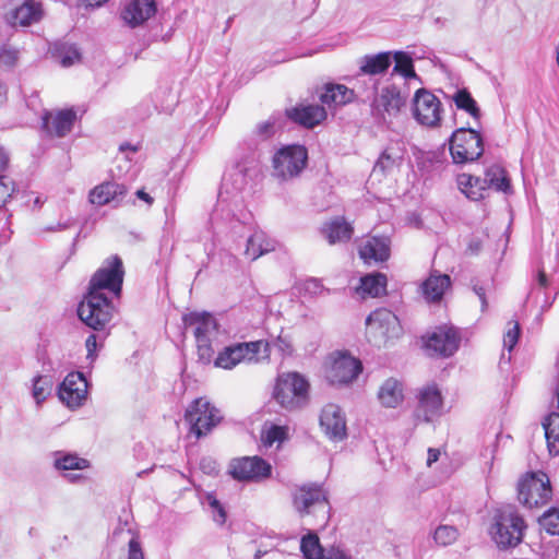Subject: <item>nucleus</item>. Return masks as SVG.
I'll use <instances>...</instances> for the list:
<instances>
[{
  "label": "nucleus",
  "mask_w": 559,
  "mask_h": 559,
  "mask_svg": "<svg viewBox=\"0 0 559 559\" xmlns=\"http://www.w3.org/2000/svg\"><path fill=\"white\" fill-rule=\"evenodd\" d=\"M124 270L122 260L112 255L92 276L84 299L78 307L82 322L95 331H103L111 321L115 307L105 290L119 297L122 289Z\"/></svg>",
  "instance_id": "nucleus-1"
},
{
  "label": "nucleus",
  "mask_w": 559,
  "mask_h": 559,
  "mask_svg": "<svg viewBox=\"0 0 559 559\" xmlns=\"http://www.w3.org/2000/svg\"><path fill=\"white\" fill-rule=\"evenodd\" d=\"M293 504L300 516L313 514L320 526H325L330 519V503L320 485H304L293 492Z\"/></svg>",
  "instance_id": "nucleus-2"
},
{
  "label": "nucleus",
  "mask_w": 559,
  "mask_h": 559,
  "mask_svg": "<svg viewBox=\"0 0 559 559\" xmlns=\"http://www.w3.org/2000/svg\"><path fill=\"white\" fill-rule=\"evenodd\" d=\"M309 383L297 372L278 376L273 390L274 400L285 409H298L307 404Z\"/></svg>",
  "instance_id": "nucleus-3"
},
{
  "label": "nucleus",
  "mask_w": 559,
  "mask_h": 559,
  "mask_svg": "<svg viewBox=\"0 0 559 559\" xmlns=\"http://www.w3.org/2000/svg\"><path fill=\"white\" fill-rule=\"evenodd\" d=\"M524 520L512 506L498 510L491 530L493 540L500 548L515 547L523 537Z\"/></svg>",
  "instance_id": "nucleus-4"
},
{
  "label": "nucleus",
  "mask_w": 559,
  "mask_h": 559,
  "mask_svg": "<svg viewBox=\"0 0 559 559\" xmlns=\"http://www.w3.org/2000/svg\"><path fill=\"white\" fill-rule=\"evenodd\" d=\"M252 214L247 210L245 199L233 202L217 201L211 215V224L219 233L236 231V227L252 225Z\"/></svg>",
  "instance_id": "nucleus-5"
},
{
  "label": "nucleus",
  "mask_w": 559,
  "mask_h": 559,
  "mask_svg": "<svg viewBox=\"0 0 559 559\" xmlns=\"http://www.w3.org/2000/svg\"><path fill=\"white\" fill-rule=\"evenodd\" d=\"M307 160L308 152L305 146H284L272 158V176L281 181L292 180L301 174Z\"/></svg>",
  "instance_id": "nucleus-6"
},
{
  "label": "nucleus",
  "mask_w": 559,
  "mask_h": 559,
  "mask_svg": "<svg viewBox=\"0 0 559 559\" xmlns=\"http://www.w3.org/2000/svg\"><path fill=\"white\" fill-rule=\"evenodd\" d=\"M253 160L241 159L233 165L224 175L217 201L233 202L235 199H245L242 192L249 180L255 175Z\"/></svg>",
  "instance_id": "nucleus-7"
},
{
  "label": "nucleus",
  "mask_w": 559,
  "mask_h": 559,
  "mask_svg": "<svg viewBox=\"0 0 559 559\" xmlns=\"http://www.w3.org/2000/svg\"><path fill=\"white\" fill-rule=\"evenodd\" d=\"M366 326L369 342L376 346H380L389 340L397 338L403 333L397 316L385 308L371 312L366 319Z\"/></svg>",
  "instance_id": "nucleus-8"
},
{
  "label": "nucleus",
  "mask_w": 559,
  "mask_h": 559,
  "mask_svg": "<svg viewBox=\"0 0 559 559\" xmlns=\"http://www.w3.org/2000/svg\"><path fill=\"white\" fill-rule=\"evenodd\" d=\"M450 153L455 164L477 160L484 153L483 139L471 128L455 130L450 140Z\"/></svg>",
  "instance_id": "nucleus-9"
},
{
  "label": "nucleus",
  "mask_w": 559,
  "mask_h": 559,
  "mask_svg": "<svg viewBox=\"0 0 559 559\" xmlns=\"http://www.w3.org/2000/svg\"><path fill=\"white\" fill-rule=\"evenodd\" d=\"M552 496L549 478L546 474H528L519 481L518 499L528 509L547 504Z\"/></svg>",
  "instance_id": "nucleus-10"
},
{
  "label": "nucleus",
  "mask_w": 559,
  "mask_h": 559,
  "mask_svg": "<svg viewBox=\"0 0 559 559\" xmlns=\"http://www.w3.org/2000/svg\"><path fill=\"white\" fill-rule=\"evenodd\" d=\"M190 433L198 439L206 436L222 419L219 411L203 397L195 399L186 409Z\"/></svg>",
  "instance_id": "nucleus-11"
},
{
  "label": "nucleus",
  "mask_w": 559,
  "mask_h": 559,
  "mask_svg": "<svg viewBox=\"0 0 559 559\" xmlns=\"http://www.w3.org/2000/svg\"><path fill=\"white\" fill-rule=\"evenodd\" d=\"M460 331L452 325H441L423 337L424 348L428 356L447 358L460 347Z\"/></svg>",
  "instance_id": "nucleus-12"
},
{
  "label": "nucleus",
  "mask_w": 559,
  "mask_h": 559,
  "mask_svg": "<svg viewBox=\"0 0 559 559\" xmlns=\"http://www.w3.org/2000/svg\"><path fill=\"white\" fill-rule=\"evenodd\" d=\"M413 115L423 126L438 127L441 121L442 104L430 91L418 88L413 98Z\"/></svg>",
  "instance_id": "nucleus-13"
},
{
  "label": "nucleus",
  "mask_w": 559,
  "mask_h": 559,
  "mask_svg": "<svg viewBox=\"0 0 559 559\" xmlns=\"http://www.w3.org/2000/svg\"><path fill=\"white\" fill-rule=\"evenodd\" d=\"M408 94L402 93L394 84L383 86L369 102L374 117L385 119V115L396 117L406 105Z\"/></svg>",
  "instance_id": "nucleus-14"
},
{
  "label": "nucleus",
  "mask_w": 559,
  "mask_h": 559,
  "mask_svg": "<svg viewBox=\"0 0 559 559\" xmlns=\"http://www.w3.org/2000/svg\"><path fill=\"white\" fill-rule=\"evenodd\" d=\"M229 474L239 481H260L271 476L272 466L260 456H243L230 461Z\"/></svg>",
  "instance_id": "nucleus-15"
},
{
  "label": "nucleus",
  "mask_w": 559,
  "mask_h": 559,
  "mask_svg": "<svg viewBox=\"0 0 559 559\" xmlns=\"http://www.w3.org/2000/svg\"><path fill=\"white\" fill-rule=\"evenodd\" d=\"M262 345L263 341H255L226 346L215 357L214 366L230 370L243 360H253Z\"/></svg>",
  "instance_id": "nucleus-16"
},
{
  "label": "nucleus",
  "mask_w": 559,
  "mask_h": 559,
  "mask_svg": "<svg viewBox=\"0 0 559 559\" xmlns=\"http://www.w3.org/2000/svg\"><path fill=\"white\" fill-rule=\"evenodd\" d=\"M88 383L80 371L70 372L58 388L60 401L69 408L81 407L87 399Z\"/></svg>",
  "instance_id": "nucleus-17"
},
{
  "label": "nucleus",
  "mask_w": 559,
  "mask_h": 559,
  "mask_svg": "<svg viewBox=\"0 0 559 559\" xmlns=\"http://www.w3.org/2000/svg\"><path fill=\"white\" fill-rule=\"evenodd\" d=\"M417 400L414 411L416 421L430 423L442 414L443 400L437 385L431 384L419 389Z\"/></svg>",
  "instance_id": "nucleus-18"
},
{
  "label": "nucleus",
  "mask_w": 559,
  "mask_h": 559,
  "mask_svg": "<svg viewBox=\"0 0 559 559\" xmlns=\"http://www.w3.org/2000/svg\"><path fill=\"white\" fill-rule=\"evenodd\" d=\"M362 370L360 360L347 354L340 353L333 358L326 371V379L331 384H347L355 380Z\"/></svg>",
  "instance_id": "nucleus-19"
},
{
  "label": "nucleus",
  "mask_w": 559,
  "mask_h": 559,
  "mask_svg": "<svg viewBox=\"0 0 559 559\" xmlns=\"http://www.w3.org/2000/svg\"><path fill=\"white\" fill-rule=\"evenodd\" d=\"M75 120L76 112L73 109L45 110L41 116V128L49 136L64 138L71 132Z\"/></svg>",
  "instance_id": "nucleus-20"
},
{
  "label": "nucleus",
  "mask_w": 559,
  "mask_h": 559,
  "mask_svg": "<svg viewBox=\"0 0 559 559\" xmlns=\"http://www.w3.org/2000/svg\"><path fill=\"white\" fill-rule=\"evenodd\" d=\"M156 12V0H124L120 16L129 27L135 28L153 17Z\"/></svg>",
  "instance_id": "nucleus-21"
},
{
  "label": "nucleus",
  "mask_w": 559,
  "mask_h": 559,
  "mask_svg": "<svg viewBox=\"0 0 559 559\" xmlns=\"http://www.w3.org/2000/svg\"><path fill=\"white\" fill-rule=\"evenodd\" d=\"M320 426L331 440L341 441L347 436L345 416L336 404L330 403L322 408Z\"/></svg>",
  "instance_id": "nucleus-22"
},
{
  "label": "nucleus",
  "mask_w": 559,
  "mask_h": 559,
  "mask_svg": "<svg viewBox=\"0 0 559 559\" xmlns=\"http://www.w3.org/2000/svg\"><path fill=\"white\" fill-rule=\"evenodd\" d=\"M127 188L124 185L106 181L93 188L88 194V200L97 206L106 205L110 202L119 203L126 195Z\"/></svg>",
  "instance_id": "nucleus-23"
},
{
  "label": "nucleus",
  "mask_w": 559,
  "mask_h": 559,
  "mask_svg": "<svg viewBox=\"0 0 559 559\" xmlns=\"http://www.w3.org/2000/svg\"><path fill=\"white\" fill-rule=\"evenodd\" d=\"M41 3L36 0H25L11 11L8 21L13 26H28L38 23L43 17Z\"/></svg>",
  "instance_id": "nucleus-24"
},
{
  "label": "nucleus",
  "mask_w": 559,
  "mask_h": 559,
  "mask_svg": "<svg viewBox=\"0 0 559 559\" xmlns=\"http://www.w3.org/2000/svg\"><path fill=\"white\" fill-rule=\"evenodd\" d=\"M287 117L302 127L313 128L326 118V110L323 106L307 105L287 110Z\"/></svg>",
  "instance_id": "nucleus-25"
},
{
  "label": "nucleus",
  "mask_w": 559,
  "mask_h": 559,
  "mask_svg": "<svg viewBox=\"0 0 559 559\" xmlns=\"http://www.w3.org/2000/svg\"><path fill=\"white\" fill-rule=\"evenodd\" d=\"M450 286L451 278L449 275L432 271L429 277L423 282L421 293L428 302H438Z\"/></svg>",
  "instance_id": "nucleus-26"
},
{
  "label": "nucleus",
  "mask_w": 559,
  "mask_h": 559,
  "mask_svg": "<svg viewBox=\"0 0 559 559\" xmlns=\"http://www.w3.org/2000/svg\"><path fill=\"white\" fill-rule=\"evenodd\" d=\"M276 248V241L267 237V235L261 230L255 229L247 237L245 255L247 259L254 261L263 254L274 251Z\"/></svg>",
  "instance_id": "nucleus-27"
},
{
  "label": "nucleus",
  "mask_w": 559,
  "mask_h": 559,
  "mask_svg": "<svg viewBox=\"0 0 559 559\" xmlns=\"http://www.w3.org/2000/svg\"><path fill=\"white\" fill-rule=\"evenodd\" d=\"M355 98L354 90L348 88L343 84L329 83L323 87L320 95V102L329 108L344 106Z\"/></svg>",
  "instance_id": "nucleus-28"
},
{
  "label": "nucleus",
  "mask_w": 559,
  "mask_h": 559,
  "mask_svg": "<svg viewBox=\"0 0 559 559\" xmlns=\"http://www.w3.org/2000/svg\"><path fill=\"white\" fill-rule=\"evenodd\" d=\"M359 255L366 262H383L390 257V240L386 237H372L359 249Z\"/></svg>",
  "instance_id": "nucleus-29"
},
{
  "label": "nucleus",
  "mask_w": 559,
  "mask_h": 559,
  "mask_svg": "<svg viewBox=\"0 0 559 559\" xmlns=\"http://www.w3.org/2000/svg\"><path fill=\"white\" fill-rule=\"evenodd\" d=\"M392 63L391 52H379L377 55H366L359 61V71L364 75L384 73Z\"/></svg>",
  "instance_id": "nucleus-30"
},
{
  "label": "nucleus",
  "mask_w": 559,
  "mask_h": 559,
  "mask_svg": "<svg viewBox=\"0 0 559 559\" xmlns=\"http://www.w3.org/2000/svg\"><path fill=\"white\" fill-rule=\"evenodd\" d=\"M186 325L194 326V336L199 341L201 338H210L209 335L216 330L215 319L206 312H191L183 317Z\"/></svg>",
  "instance_id": "nucleus-31"
},
{
  "label": "nucleus",
  "mask_w": 559,
  "mask_h": 559,
  "mask_svg": "<svg viewBox=\"0 0 559 559\" xmlns=\"http://www.w3.org/2000/svg\"><path fill=\"white\" fill-rule=\"evenodd\" d=\"M330 245L345 242L352 238L353 227L342 217L325 223L321 229Z\"/></svg>",
  "instance_id": "nucleus-32"
},
{
  "label": "nucleus",
  "mask_w": 559,
  "mask_h": 559,
  "mask_svg": "<svg viewBox=\"0 0 559 559\" xmlns=\"http://www.w3.org/2000/svg\"><path fill=\"white\" fill-rule=\"evenodd\" d=\"M403 386L397 380L390 378L380 388L378 399L384 407H396L403 401Z\"/></svg>",
  "instance_id": "nucleus-33"
},
{
  "label": "nucleus",
  "mask_w": 559,
  "mask_h": 559,
  "mask_svg": "<svg viewBox=\"0 0 559 559\" xmlns=\"http://www.w3.org/2000/svg\"><path fill=\"white\" fill-rule=\"evenodd\" d=\"M457 183L463 193L471 200L478 201L485 198V192L488 190L485 177H475L467 174H462L457 178Z\"/></svg>",
  "instance_id": "nucleus-34"
},
{
  "label": "nucleus",
  "mask_w": 559,
  "mask_h": 559,
  "mask_svg": "<svg viewBox=\"0 0 559 559\" xmlns=\"http://www.w3.org/2000/svg\"><path fill=\"white\" fill-rule=\"evenodd\" d=\"M404 157V150L400 145H389L380 154L378 160L374 164V171H381L382 174L392 171L397 168Z\"/></svg>",
  "instance_id": "nucleus-35"
},
{
  "label": "nucleus",
  "mask_w": 559,
  "mask_h": 559,
  "mask_svg": "<svg viewBox=\"0 0 559 559\" xmlns=\"http://www.w3.org/2000/svg\"><path fill=\"white\" fill-rule=\"evenodd\" d=\"M486 186L498 192L509 194L512 192L510 179L507 170L500 165H491L485 171Z\"/></svg>",
  "instance_id": "nucleus-36"
},
{
  "label": "nucleus",
  "mask_w": 559,
  "mask_h": 559,
  "mask_svg": "<svg viewBox=\"0 0 559 559\" xmlns=\"http://www.w3.org/2000/svg\"><path fill=\"white\" fill-rule=\"evenodd\" d=\"M386 276L382 273L368 274L360 278L357 292L362 296L380 297L386 293Z\"/></svg>",
  "instance_id": "nucleus-37"
},
{
  "label": "nucleus",
  "mask_w": 559,
  "mask_h": 559,
  "mask_svg": "<svg viewBox=\"0 0 559 559\" xmlns=\"http://www.w3.org/2000/svg\"><path fill=\"white\" fill-rule=\"evenodd\" d=\"M379 79L372 75H364L359 71L356 84L352 88L355 92V98H359L362 102H370L378 92Z\"/></svg>",
  "instance_id": "nucleus-38"
},
{
  "label": "nucleus",
  "mask_w": 559,
  "mask_h": 559,
  "mask_svg": "<svg viewBox=\"0 0 559 559\" xmlns=\"http://www.w3.org/2000/svg\"><path fill=\"white\" fill-rule=\"evenodd\" d=\"M543 426L549 452L559 454V413L549 414Z\"/></svg>",
  "instance_id": "nucleus-39"
},
{
  "label": "nucleus",
  "mask_w": 559,
  "mask_h": 559,
  "mask_svg": "<svg viewBox=\"0 0 559 559\" xmlns=\"http://www.w3.org/2000/svg\"><path fill=\"white\" fill-rule=\"evenodd\" d=\"M451 98L454 102L457 109L466 111L476 120L480 119V109L477 106L475 99L472 97L471 93L466 88L457 90L452 95Z\"/></svg>",
  "instance_id": "nucleus-40"
},
{
  "label": "nucleus",
  "mask_w": 559,
  "mask_h": 559,
  "mask_svg": "<svg viewBox=\"0 0 559 559\" xmlns=\"http://www.w3.org/2000/svg\"><path fill=\"white\" fill-rule=\"evenodd\" d=\"M53 56L64 68L73 66L81 59V53L76 46L67 43L57 44L53 49Z\"/></svg>",
  "instance_id": "nucleus-41"
},
{
  "label": "nucleus",
  "mask_w": 559,
  "mask_h": 559,
  "mask_svg": "<svg viewBox=\"0 0 559 559\" xmlns=\"http://www.w3.org/2000/svg\"><path fill=\"white\" fill-rule=\"evenodd\" d=\"M90 466L87 460L71 453H56L55 467L59 471L85 469Z\"/></svg>",
  "instance_id": "nucleus-42"
},
{
  "label": "nucleus",
  "mask_w": 559,
  "mask_h": 559,
  "mask_svg": "<svg viewBox=\"0 0 559 559\" xmlns=\"http://www.w3.org/2000/svg\"><path fill=\"white\" fill-rule=\"evenodd\" d=\"M395 66L392 74H401L405 80L420 81L419 76L414 70L413 59L404 51H396L394 53Z\"/></svg>",
  "instance_id": "nucleus-43"
},
{
  "label": "nucleus",
  "mask_w": 559,
  "mask_h": 559,
  "mask_svg": "<svg viewBox=\"0 0 559 559\" xmlns=\"http://www.w3.org/2000/svg\"><path fill=\"white\" fill-rule=\"evenodd\" d=\"M300 550L305 559H322L325 549L322 548L319 537L314 533L304 536L300 542Z\"/></svg>",
  "instance_id": "nucleus-44"
},
{
  "label": "nucleus",
  "mask_w": 559,
  "mask_h": 559,
  "mask_svg": "<svg viewBox=\"0 0 559 559\" xmlns=\"http://www.w3.org/2000/svg\"><path fill=\"white\" fill-rule=\"evenodd\" d=\"M52 388V379L48 376H37L33 380V397L37 404L44 402L50 394Z\"/></svg>",
  "instance_id": "nucleus-45"
},
{
  "label": "nucleus",
  "mask_w": 559,
  "mask_h": 559,
  "mask_svg": "<svg viewBox=\"0 0 559 559\" xmlns=\"http://www.w3.org/2000/svg\"><path fill=\"white\" fill-rule=\"evenodd\" d=\"M155 103L160 111L170 114L177 105L178 99L170 88L164 87L156 92Z\"/></svg>",
  "instance_id": "nucleus-46"
},
{
  "label": "nucleus",
  "mask_w": 559,
  "mask_h": 559,
  "mask_svg": "<svg viewBox=\"0 0 559 559\" xmlns=\"http://www.w3.org/2000/svg\"><path fill=\"white\" fill-rule=\"evenodd\" d=\"M287 438V430L283 426L271 425L264 427L261 439L266 447L273 445L275 442H283Z\"/></svg>",
  "instance_id": "nucleus-47"
},
{
  "label": "nucleus",
  "mask_w": 559,
  "mask_h": 559,
  "mask_svg": "<svg viewBox=\"0 0 559 559\" xmlns=\"http://www.w3.org/2000/svg\"><path fill=\"white\" fill-rule=\"evenodd\" d=\"M457 528L451 525H440L433 533V539L440 546L451 545L457 539Z\"/></svg>",
  "instance_id": "nucleus-48"
},
{
  "label": "nucleus",
  "mask_w": 559,
  "mask_h": 559,
  "mask_svg": "<svg viewBox=\"0 0 559 559\" xmlns=\"http://www.w3.org/2000/svg\"><path fill=\"white\" fill-rule=\"evenodd\" d=\"M540 525L550 534L559 535V510L552 509L539 518Z\"/></svg>",
  "instance_id": "nucleus-49"
},
{
  "label": "nucleus",
  "mask_w": 559,
  "mask_h": 559,
  "mask_svg": "<svg viewBox=\"0 0 559 559\" xmlns=\"http://www.w3.org/2000/svg\"><path fill=\"white\" fill-rule=\"evenodd\" d=\"M207 504L212 511L213 520L218 524L223 525L226 522L227 514L223 504L217 500L213 493L206 496Z\"/></svg>",
  "instance_id": "nucleus-50"
},
{
  "label": "nucleus",
  "mask_w": 559,
  "mask_h": 559,
  "mask_svg": "<svg viewBox=\"0 0 559 559\" xmlns=\"http://www.w3.org/2000/svg\"><path fill=\"white\" fill-rule=\"evenodd\" d=\"M262 347L264 348V352L266 353V356H269L271 348L276 349L282 355H289L293 352V347L290 342L281 335H278L274 341L271 343L263 342Z\"/></svg>",
  "instance_id": "nucleus-51"
},
{
  "label": "nucleus",
  "mask_w": 559,
  "mask_h": 559,
  "mask_svg": "<svg viewBox=\"0 0 559 559\" xmlns=\"http://www.w3.org/2000/svg\"><path fill=\"white\" fill-rule=\"evenodd\" d=\"M199 360L205 365L214 362V348L211 345L210 338H201L197 341Z\"/></svg>",
  "instance_id": "nucleus-52"
},
{
  "label": "nucleus",
  "mask_w": 559,
  "mask_h": 559,
  "mask_svg": "<svg viewBox=\"0 0 559 559\" xmlns=\"http://www.w3.org/2000/svg\"><path fill=\"white\" fill-rule=\"evenodd\" d=\"M511 325L503 337V345L511 350L518 343L520 336V324L518 321L509 322Z\"/></svg>",
  "instance_id": "nucleus-53"
},
{
  "label": "nucleus",
  "mask_w": 559,
  "mask_h": 559,
  "mask_svg": "<svg viewBox=\"0 0 559 559\" xmlns=\"http://www.w3.org/2000/svg\"><path fill=\"white\" fill-rule=\"evenodd\" d=\"M14 183L7 176H0V206L4 205L14 192Z\"/></svg>",
  "instance_id": "nucleus-54"
},
{
  "label": "nucleus",
  "mask_w": 559,
  "mask_h": 559,
  "mask_svg": "<svg viewBox=\"0 0 559 559\" xmlns=\"http://www.w3.org/2000/svg\"><path fill=\"white\" fill-rule=\"evenodd\" d=\"M275 132L274 121L266 120L257 124L254 133L259 140L265 141L273 136Z\"/></svg>",
  "instance_id": "nucleus-55"
},
{
  "label": "nucleus",
  "mask_w": 559,
  "mask_h": 559,
  "mask_svg": "<svg viewBox=\"0 0 559 559\" xmlns=\"http://www.w3.org/2000/svg\"><path fill=\"white\" fill-rule=\"evenodd\" d=\"M127 559H145L144 551L138 536H133L128 544Z\"/></svg>",
  "instance_id": "nucleus-56"
},
{
  "label": "nucleus",
  "mask_w": 559,
  "mask_h": 559,
  "mask_svg": "<svg viewBox=\"0 0 559 559\" xmlns=\"http://www.w3.org/2000/svg\"><path fill=\"white\" fill-rule=\"evenodd\" d=\"M304 289L307 294L312 296H318L325 293H329V289L324 288L321 281L318 278L307 280L304 284Z\"/></svg>",
  "instance_id": "nucleus-57"
},
{
  "label": "nucleus",
  "mask_w": 559,
  "mask_h": 559,
  "mask_svg": "<svg viewBox=\"0 0 559 559\" xmlns=\"http://www.w3.org/2000/svg\"><path fill=\"white\" fill-rule=\"evenodd\" d=\"M254 230V222L252 221V225L236 227V231H227L225 235L229 237L234 242H237L239 239L243 238L246 235L249 236Z\"/></svg>",
  "instance_id": "nucleus-58"
},
{
  "label": "nucleus",
  "mask_w": 559,
  "mask_h": 559,
  "mask_svg": "<svg viewBox=\"0 0 559 559\" xmlns=\"http://www.w3.org/2000/svg\"><path fill=\"white\" fill-rule=\"evenodd\" d=\"M429 163L431 168H440L444 163V152H429L425 156L424 164Z\"/></svg>",
  "instance_id": "nucleus-59"
},
{
  "label": "nucleus",
  "mask_w": 559,
  "mask_h": 559,
  "mask_svg": "<svg viewBox=\"0 0 559 559\" xmlns=\"http://www.w3.org/2000/svg\"><path fill=\"white\" fill-rule=\"evenodd\" d=\"M85 347L87 350L86 358L92 362L96 359V349H97V335L91 334L85 341Z\"/></svg>",
  "instance_id": "nucleus-60"
},
{
  "label": "nucleus",
  "mask_w": 559,
  "mask_h": 559,
  "mask_svg": "<svg viewBox=\"0 0 559 559\" xmlns=\"http://www.w3.org/2000/svg\"><path fill=\"white\" fill-rule=\"evenodd\" d=\"M547 285H548V280H547L545 272L543 270H538L534 277L532 290L530 292L528 297H531L533 295V292L536 287L546 288Z\"/></svg>",
  "instance_id": "nucleus-61"
},
{
  "label": "nucleus",
  "mask_w": 559,
  "mask_h": 559,
  "mask_svg": "<svg viewBox=\"0 0 559 559\" xmlns=\"http://www.w3.org/2000/svg\"><path fill=\"white\" fill-rule=\"evenodd\" d=\"M473 292L478 296L481 304V311H486L488 304L486 298V290L483 286L474 285Z\"/></svg>",
  "instance_id": "nucleus-62"
},
{
  "label": "nucleus",
  "mask_w": 559,
  "mask_h": 559,
  "mask_svg": "<svg viewBox=\"0 0 559 559\" xmlns=\"http://www.w3.org/2000/svg\"><path fill=\"white\" fill-rule=\"evenodd\" d=\"M439 456H440V451L438 449L429 448L427 465L431 466L435 462H437L439 460Z\"/></svg>",
  "instance_id": "nucleus-63"
},
{
  "label": "nucleus",
  "mask_w": 559,
  "mask_h": 559,
  "mask_svg": "<svg viewBox=\"0 0 559 559\" xmlns=\"http://www.w3.org/2000/svg\"><path fill=\"white\" fill-rule=\"evenodd\" d=\"M0 60L5 63H11L15 60V52L11 50H2L0 53Z\"/></svg>",
  "instance_id": "nucleus-64"
}]
</instances>
